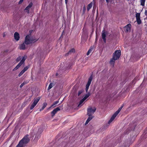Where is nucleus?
<instances>
[{
  "label": "nucleus",
  "mask_w": 147,
  "mask_h": 147,
  "mask_svg": "<svg viewBox=\"0 0 147 147\" xmlns=\"http://www.w3.org/2000/svg\"><path fill=\"white\" fill-rule=\"evenodd\" d=\"M121 51L120 50L116 51L113 54L112 58L111 59L110 61V64L113 66L115 61L119 59L121 55Z\"/></svg>",
  "instance_id": "nucleus-1"
},
{
  "label": "nucleus",
  "mask_w": 147,
  "mask_h": 147,
  "mask_svg": "<svg viewBox=\"0 0 147 147\" xmlns=\"http://www.w3.org/2000/svg\"><path fill=\"white\" fill-rule=\"evenodd\" d=\"M29 135L27 134L20 141L16 147H24L30 141Z\"/></svg>",
  "instance_id": "nucleus-2"
},
{
  "label": "nucleus",
  "mask_w": 147,
  "mask_h": 147,
  "mask_svg": "<svg viewBox=\"0 0 147 147\" xmlns=\"http://www.w3.org/2000/svg\"><path fill=\"white\" fill-rule=\"evenodd\" d=\"M37 40L35 39H33L28 35L26 36L25 40L24 42L26 45H29L33 43L36 42Z\"/></svg>",
  "instance_id": "nucleus-3"
},
{
  "label": "nucleus",
  "mask_w": 147,
  "mask_h": 147,
  "mask_svg": "<svg viewBox=\"0 0 147 147\" xmlns=\"http://www.w3.org/2000/svg\"><path fill=\"white\" fill-rule=\"evenodd\" d=\"M123 107V105H122L120 108H119L118 110L117 111L112 115L110 120L108 122V123H110L115 119L116 116L120 112L122 109Z\"/></svg>",
  "instance_id": "nucleus-4"
},
{
  "label": "nucleus",
  "mask_w": 147,
  "mask_h": 147,
  "mask_svg": "<svg viewBox=\"0 0 147 147\" xmlns=\"http://www.w3.org/2000/svg\"><path fill=\"white\" fill-rule=\"evenodd\" d=\"M96 110V108L94 107L93 109L92 107H90L87 109V115L88 116L92 115Z\"/></svg>",
  "instance_id": "nucleus-5"
},
{
  "label": "nucleus",
  "mask_w": 147,
  "mask_h": 147,
  "mask_svg": "<svg viewBox=\"0 0 147 147\" xmlns=\"http://www.w3.org/2000/svg\"><path fill=\"white\" fill-rule=\"evenodd\" d=\"M40 99V97H38L34 98V100L33 102L31 105L30 107V109L31 110L32 109L34 108V107L36 106L37 104L39 101Z\"/></svg>",
  "instance_id": "nucleus-6"
},
{
  "label": "nucleus",
  "mask_w": 147,
  "mask_h": 147,
  "mask_svg": "<svg viewBox=\"0 0 147 147\" xmlns=\"http://www.w3.org/2000/svg\"><path fill=\"white\" fill-rule=\"evenodd\" d=\"M92 75L90 76V77L89 78L87 83L86 84V88L85 90H86V92H88V89H89V86L90 85V84L91 83V82L92 81Z\"/></svg>",
  "instance_id": "nucleus-7"
},
{
  "label": "nucleus",
  "mask_w": 147,
  "mask_h": 147,
  "mask_svg": "<svg viewBox=\"0 0 147 147\" xmlns=\"http://www.w3.org/2000/svg\"><path fill=\"white\" fill-rule=\"evenodd\" d=\"M136 21L138 24H140L142 22L140 19V13H137L136 14Z\"/></svg>",
  "instance_id": "nucleus-8"
},
{
  "label": "nucleus",
  "mask_w": 147,
  "mask_h": 147,
  "mask_svg": "<svg viewBox=\"0 0 147 147\" xmlns=\"http://www.w3.org/2000/svg\"><path fill=\"white\" fill-rule=\"evenodd\" d=\"M107 34V32L105 31L104 30L102 31V38L103 40V42L104 43H105L106 42V37Z\"/></svg>",
  "instance_id": "nucleus-9"
},
{
  "label": "nucleus",
  "mask_w": 147,
  "mask_h": 147,
  "mask_svg": "<svg viewBox=\"0 0 147 147\" xmlns=\"http://www.w3.org/2000/svg\"><path fill=\"white\" fill-rule=\"evenodd\" d=\"M42 131L41 129H39L38 130V131L36 134L35 137V139L36 140H38L40 138V134L42 132Z\"/></svg>",
  "instance_id": "nucleus-10"
},
{
  "label": "nucleus",
  "mask_w": 147,
  "mask_h": 147,
  "mask_svg": "<svg viewBox=\"0 0 147 147\" xmlns=\"http://www.w3.org/2000/svg\"><path fill=\"white\" fill-rule=\"evenodd\" d=\"M60 107H57V108L54 109L51 112L52 117L54 116L55 114L57 112V111L60 110L59 108Z\"/></svg>",
  "instance_id": "nucleus-11"
},
{
  "label": "nucleus",
  "mask_w": 147,
  "mask_h": 147,
  "mask_svg": "<svg viewBox=\"0 0 147 147\" xmlns=\"http://www.w3.org/2000/svg\"><path fill=\"white\" fill-rule=\"evenodd\" d=\"M33 3L32 2L30 3L26 7L25 9V10H26V12L28 13H29V9L32 6Z\"/></svg>",
  "instance_id": "nucleus-12"
},
{
  "label": "nucleus",
  "mask_w": 147,
  "mask_h": 147,
  "mask_svg": "<svg viewBox=\"0 0 147 147\" xmlns=\"http://www.w3.org/2000/svg\"><path fill=\"white\" fill-rule=\"evenodd\" d=\"M14 38L15 40L16 41H18L19 40L20 36L18 33L16 32L14 33Z\"/></svg>",
  "instance_id": "nucleus-13"
},
{
  "label": "nucleus",
  "mask_w": 147,
  "mask_h": 147,
  "mask_svg": "<svg viewBox=\"0 0 147 147\" xmlns=\"http://www.w3.org/2000/svg\"><path fill=\"white\" fill-rule=\"evenodd\" d=\"M89 117L87 119V120L85 123V125L87 124L94 117L92 115H91L90 116H88Z\"/></svg>",
  "instance_id": "nucleus-14"
},
{
  "label": "nucleus",
  "mask_w": 147,
  "mask_h": 147,
  "mask_svg": "<svg viewBox=\"0 0 147 147\" xmlns=\"http://www.w3.org/2000/svg\"><path fill=\"white\" fill-rule=\"evenodd\" d=\"M25 43L23 42L22 44L20 45V49L21 50H24L25 49Z\"/></svg>",
  "instance_id": "nucleus-15"
},
{
  "label": "nucleus",
  "mask_w": 147,
  "mask_h": 147,
  "mask_svg": "<svg viewBox=\"0 0 147 147\" xmlns=\"http://www.w3.org/2000/svg\"><path fill=\"white\" fill-rule=\"evenodd\" d=\"M131 27V24H127L126 27V30L127 32H128L130 30Z\"/></svg>",
  "instance_id": "nucleus-16"
},
{
  "label": "nucleus",
  "mask_w": 147,
  "mask_h": 147,
  "mask_svg": "<svg viewBox=\"0 0 147 147\" xmlns=\"http://www.w3.org/2000/svg\"><path fill=\"white\" fill-rule=\"evenodd\" d=\"M75 52V49H71L68 52V53H67L65 54L66 56H67L68 55L70 54L71 53H74Z\"/></svg>",
  "instance_id": "nucleus-17"
},
{
  "label": "nucleus",
  "mask_w": 147,
  "mask_h": 147,
  "mask_svg": "<svg viewBox=\"0 0 147 147\" xmlns=\"http://www.w3.org/2000/svg\"><path fill=\"white\" fill-rule=\"evenodd\" d=\"M22 65L21 63H19L13 69V70L14 71L18 69L19 67Z\"/></svg>",
  "instance_id": "nucleus-18"
},
{
  "label": "nucleus",
  "mask_w": 147,
  "mask_h": 147,
  "mask_svg": "<svg viewBox=\"0 0 147 147\" xmlns=\"http://www.w3.org/2000/svg\"><path fill=\"white\" fill-rule=\"evenodd\" d=\"M92 7V2L90 3H89L87 6V10L88 11H89V10Z\"/></svg>",
  "instance_id": "nucleus-19"
},
{
  "label": "nucleus",
  "mask_w": 147,
  "mask_h": 147,
  "mask_svg": "<svg viewBox=\"0 0 147 147\" xmlns=\"http://www.w3.org/2000/svg\"><path fill=\"white\" fill-rule=\"evenodd\" d=\"M59 102V101L58 100L57 101L55 102L54 103H53V104L51 106V107H50L49 108V109H50L52 107H54L56 106L55 105L57 104Z\"/></svg>",
  "instance_id": "nucleus-20"
},
{
  "label": "nucleus",
  "mask_w": 147,
  "mask_h": 147,
  "mask_svg": "<svg viewBox=\"0 0 147 147\" xmlns=\"http://www.w3.org/2000/svg\"><path fill=\"white\" fill-rule=\"evenodd\" d=\"M54 85V84H53L52 83H50L49 86L48 87V90H49Z\"/></svg>",
  "instance_id": "nucleus-21"
},
{
  "label": "nucleus",
  "mask_w": 147,
  "mask_h": 147,
  "mask_svg": "<svg viewBox=\"0 0 147 147\" xmlns=\"http://www.w3.org/2000/svg\"><path fill=\"white\" fill-rule=\"evenodd\" d=\"M47 105V104L46 103H44L43 104V106L42 109H40V111H41L43 110L46 107Z\"/></svg>",
  "instance_id": "nucleus-22"
},
{
  "label": "nucleus",
  "mask_w": 147,
  "mask_h": 147,
  "mask_svg": "<svg viewBox=\"0 0 147 147\" xmlns=\"http://www.w3.org/2000/svg\"><path fill=\"white\" fill-rule=\"evenodd\" d=\"M26 59V58L24 57H23L22 59L19 63H21V64L22 65V64L24 63Z\"/></svg>",
  "instance_id": "nucleus-23"
},
{
  "label": "nucleus",
  "mask_w": 147,
  "mask_h": 147,
  "mask_svg": "<svg viewBox=\"0 0 147 147\" xmlns=\"http://www.w3.org/2000/svg\"><path fill=\"white\" fill-rule=\"evenodd\" d=\"M145 1L146 0H140V2L141 3V5L143 6H144L145 5Z\"/></svg>",
  "instance_id": "nucleus-24"
},
{
  "label": "nucleus",
  "mask_w": 147,
  "mask_h": 147,
  "mask_svg": "<svg viewBox=\"0 0 147 147\" xmlns=\"http://www.w3.org/2000/svg\"><path fill=\"white\" fill-rule=\"evenodd\" d=\"M29 67V66L28 65L24 67L22 70L25 72Z\"/></svg>",
  "instance_id": "nucleus-25"
},
{
  "label": "nucleus",
  "mask_w": 147,
  "mask_h": 147,
  "mask_svg": "<svg viewBox=\"0 0 147 147\" xmlns=\"http://www.w3.org/2000/svg\"><path fill=\"white\" fill-rule=\"evenodd\" d=\"M93 50V48H91L88 51V52L87 53V55H89L90 53L92 52V50Z\"/></svg>",
  "instance_id": "nucleus-26"
},
{
  "label": "nucleus",
  "mask_w": 147,
  "mask_h": 147,
  "mask_svg": "<svg viewBox=\"0 0 147 147\" xmlns=\"http://www.w3.org/2000/svg\"><path fill=\"white\" fill-rule=\"evenodd\" d=\"M27 83L26 82L24 81L20 85V88H22L24 85L26 84Z\"/></svg>",
  "instance_id": "nucleus-27"
},
{
  "label": "nucleus",
  "mask_w": 147,
  "mask_h": 147,
  "mask_svg": "<svg viewBox=\"0 0 147 147\" xmlns=\"http://www.w3.org/2000/svg\"><path fill=\"white\" fill-rule=\"evenodd\" d=\"M86 10V7L85 5H84V6L83 7V11H82V15H84L85 13V12Z\"/></svg>",
  "instance_id": "nucleus-28"
},
{
  "label": "nucleus",
  "mask_w": 147,
  "mask_h": 147,
  "mask_svg": "<svg viewBox=\"0 0 147 147\" xmlns=\"http://www.w3.org/2000/svg\"><path fill=\"white\" fill-rule=\"evenodd\" d=\"M24 73V72L22 70L19 74L18 76L19 77L21 76Z\"/></svg>",
  "instance_id": "nucleus-29"
},
{
  "label": "nucleus",
  "mask_w": 147,
  "mask_h": 147,
  "mask_svg": "<svg viewBox=\"0 0 147 147\" xmlns=\"http://www.w3.org/2000/svg\"><path fill=\"white\" fill-rule=\"evenodd\" d=\"M84 101H83L82 99L79 102L78 107H79L80 105H81Z\"/></svg>",
  "instance_id": "nucleus-30"
},
{
  "label": "nucleus",
  "mask_w": 147,
  "mask_h": 147,
  "mask_svg": "<svg viewBox=\"0 0 147 147\" xmlns=\"http://www.w3.org/2000/svg\"><path fill=\"white\" fill-rule=\"evenodd\" d=\"M21 57H19L16 59V61L18 62L19 61L21 60Z\"/></svg>",
  "instance_id": "nucleus-31"
},
{
  "label": "nucleus",
  "mask_w": 147,
  "mask_h": 147,
  "mask_svg": "<svg viewBox=\"0 0 147 147\" xmlns=\"http://www.w3.org/2000/svg\"><path fill=\"white\" fill-rule=\"evenodd\" d=\"M90 95V94L89 92H88L87 94H86L85 96L87 98H88Z\"/></svg>",
  "instance_id": "nucleus-32"
},
{
  "label": "nucleus",
  "mask_w": 147,
  "mask_h": 147,
  "mask_svg": "<svg viewBox=\"0 0 147 147\" xmlns=\"http://www.w3.org/2000/svg\"><path fill=\"white\" fill-rule=\"evenodd\" d=\"M23 0H20L18 2V4H21L23 2Z\"/></svg>",
  "instance_id": "nucleus-33"
},
{
  "label": "nucleus",
  "mask_w": 147,
  "mask_h": 147,
  "mask_svg": "<svg viewBox=\"0 0 147 147\" xmlns=\"http://www.w3.org/2000/svg\"><path fill=\"white\" fill-rule=\"evenodd\" d=\"M87 98L85 96L82 99V100H83V101H84Z\"/></svg>",
  "instance_id": "nucleus-34"
},
{
  "label": "nucleus",
  "mask_w": 147,
  "mask_h": 147,
  "mask_svg": "<svg viewBox=\"0 0 147 147\" xmlns=\"http://www.w3.org/2000/svg\"><path fill=\"white\" fill-rule=\"evenodd\" d=\"M82 93V92H81V91H79L78 92V96H79L81 94V93Z\"/></svg>",
  "instance_id": "nucleus-35"
},
{
  "label": "nucleus",
  "mask_w": 147,
  "mask_h": 147,
  "mask_svg": "<svg viewBox=\"0 0 147 147\" xmlns=\"http://www.w3.org/2000/svg\"><path fill=\"white\" fill-rule=\"evenodd\" d=\"M145 15L147 16V10H145Z\"/></svg>",
  "instance_id": "nucleus-36"
},
{
  "label": "nucleus",
  "mask_w": 147,
  "mask_h": 147,
  "mask_svg": "<svg viewBox=\"0 0 147 147\" xmlns=\"http://www.w3.org/2000/svg\"><path fill=\"white\" fill-rule=\"evenodd\" d=\"M67 1H68V0H65V3L66 4H67Z\"/></svg>",
  "instance_id": "nucleus-37"
},
{
  "label": "nucleus",
  "mask_w": 147,
  "mask_h": 147,
  "mask_svg": "<svg viewBox=\"0 0 147 147\" xmlns=\"http://www.w3.org/2000/svg\"><path fill=\"white\" fill-rule=\"evenodd\" d=\"M106 1L107 3H109V0H106Z\"/></svg>",
  "instance_id": "nucleus-38"
},
{
  "label": "nucleus",
  "mask_w": 147,
  "mask_h": 147,
  "mask_svg": "<svg viewBox=\"0 0 147 147\" xmlns=\"http://www.w3.org/2000/svg\"><path fill=\"white\" fill-rule=\"evenodd\" d=\"M5 33H4L3 34V37H5Z\"/></svg>",
  "instance_id": "nucleus-39"
},
{
  "label": "nucleus",
  "mask_w": 147,
  "mask_h": 147,
  "mask_svg": "<svg viewBox=\"0 0 147 147\" xmlns=\"http://www.w3.org/2000/svg\"><path fill=\"white\" fill-rule=\"evenodd\" d=\"M62 34L61 35V36H62Z\"/></svg>",
  "instance_id": "nucleus-40"
},
{
  "label": "nucleus",
  "mask_w": 147,
  "mask_h": 147,
  "mask_svg": "<svg viewBox=\"0 0 147 147\" xmlns=\"http://www.w3.org/2000/svg\"><path fill=\"white\" fill-rule=\"evenodd\" d=\"M57 75V73L56 74V75Z\"/></svg>",
  "instance_id": "nucleus-41"
},
{
  "label": "nucleus",
  "mask_w": 147,
  "mask_h": 147,
  "mask_svg": "<svg viewBox=\"0 0 147 147\" xmlns=\"http://www.w3.org/2000/svg\"><path fill=\"white\" fill-rule=\"evenodd\" d=\"M128 1H129V0H128Z\"/></svg>",
  "instance_id": "nucleus-42"
}]
</instances>
